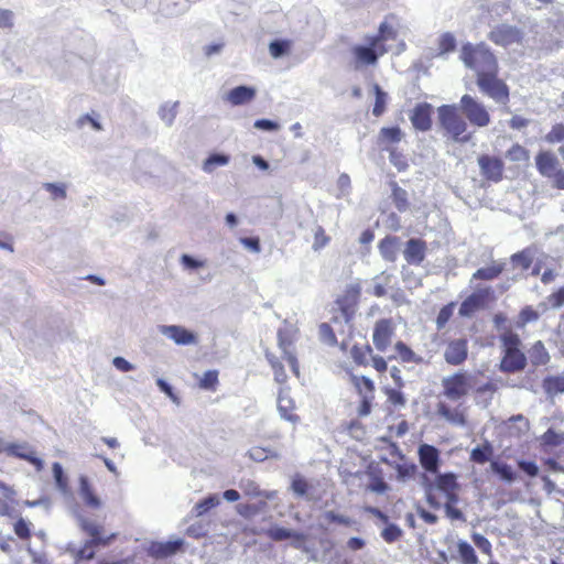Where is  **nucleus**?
Here are the masks:
<instances>
[{
	"label": "nucleus",
	"instance_id": "obj_1",
	"mask_svg": "<svg viewBox=\"0 0 564 564\" xmlns=\"http://www.w3.org/2000/svg\"><path fill=\"white\" fill-rule=\"evenodd\" d=\"M459 58L467 68L476 72L477 77L489 73H498L497 58L485 43H465L462 46Z\"/></svg>",
	"mask_w": 564,
	"mask_h": 564
},
{
	"label": "nucleus",
	"instance_id": "obj_2",
	"mask_svg": "<svg viewBox=\"0 0 564 564\" xmlns=\"http://www.w3.org/2000/svg\"><path fill=\"white\" fill-rule=\"evenodd\" d=\"M440 126L446 134L458 143H466L471 139L470 133H466L467 123L459 115V107L456 105H443L437 108Z\"/></svg>",
	"mask_w": 564,
	"mask_h": 564
},
{
	"label": "nucleus",
	"instance_id": "obj_3",
	"mask_svg": "<svg viewBox=\"0 0 564 564\" xmlns=\"http://www.w3.org/2000/svg\"><path fill=\"white\" fill-rule=\"evenodd\" d=\"M459 109L473 126L484 128L490 122L486 107L470 95L466 94L460 98Z\"/></svg>",
	"mask_w": 564,
	"mask_h": 564
},
{
	"label": "nucleus",
	"instance_id": "obj_4",
	"mask_svg": "<svg viewBox=\"0 0 564 564\" xmlns=\"http://www.w3.org/2000/svg\"><path fill=\"white\" fill-rule=\"evenodd\" d=\"M498 73H489L477 77L479 89L499 104H506L509 99L508 86L498 78Z\"/></svg>",
	"mask_w": 564,
	"mask_h": 564
},
{
	"label": "nucleus",
	"instance_id": "obj_5",
	"mask_svg": "<svg viewBox=\"0 0 564 564\" xmlns=\"http://www.w3.org/2000/svg\"><path fill=\"white\" fill-rule=\"evenodd\" d=\"M492 297L494 290L490 286L478 288L462 302L458 314L471 317L477 311L484 310Z\"/></svg>",
	"mask_w": 564,
	"mask_h": 564
},
{
	"label": "nucleus",
	"instance_id": "obj_6",
	"mask_svg": "<svg viewBox=\"0 0 564 564\" xmlns=\"http://www.w3.org/2000/svg\"><path fill=\"white\" fill-rule=\"evenodd\" d=\"M387 52L384 45H379L370 37L366 44H358L352 47V54L356 58V68L368 65H376L379 57Z\"/></svg>",
	"mask_w": 564,
	"mask_h": 564
},
{
	"label": "nucleus",
	"instance_id": "obj_7",
	"mask_svg": "<svg viewBox=\"0 0 564 564\" xmlns=\"http://www.w3.org/2000/svg\"><path fill=\"white\" fill-rule=\"evenodd\" d=\"M442 386L444 394L453 401L459 400L468 393L469 376L465 372H456L453 376L443 378Z\"/></svg>",
	"mask_w": 564,
	"mask_h": 564
},
{
	"label": "nucleus",
	"instance_id": "obj_8",
	"mask_svg": "<svg viewBox=\"0 0 564 564\" xmlns=\"http://www.w3.org/2000/svg\"><path fill=\"white\" fill-rule=\"evenodd\" d=\"M488 37L495 44L507 47L509 45L520 44L523 34L517 26L502 23L495 26L489 32Z\"/></svg>",
	"mask_w": 564,
	"mask_h": 564
},
{
	"label": "nucleus",
	"instance_id": "obj_9",
	"mask_svg": "<svg viewBox=\"0 0 564 564\" xmlns=\"http://www.w3.org/2000/svg\"><path fill=\"white\" fill-rule=\"evenodd\" d=\"M421 466L431 474H437L441 467V453L438 448L430 444H421L417 448Z\"/></svg>",
	"mask_w": 564,
	"mask_h": 564
},
{
	"label": "nucleus",
	"instance_id": "obj_10",
	"mask_svg": "<svg viewBox=\"0 0 564 564\" xmlns=\"http://www.w3.org/2000/svg\"><path fill=\"white\" fill-rule=\"evenodd\" d=\"M427 251L426 241L421 238H410L404 246L403 257L410 265H421Z\"/></svg>",
	"mask_w": 564,
	"mask_h": 564
},
{
	"label": "nucleus",
	"instance_id": "obj_11",
	"mask_svg": "<svg viewBox=\"0 0 564 564\" xmlns=\"http://www.w3.org/2000/svg\"><path fill=\"white\" fill-rule=\"evenodd\" d=\"M433 106L429 102H419L410 113L412 126L422 132L429 131L432 127Z\"/></svg>",
	"mask_w": 564,
	"mask_h": 564
},
{
	"label": "nucleus",
	"instance_id": "obj_12",
	"mask_svg": "<svg viewBox=\"0 0 564 564\" xmlns=\"http://www.w3.org/2000/svg\"><path fill=\"white\" fill-rule=\"evenodd\" d=\"M159 330L162 335L173 340L176 345H195L197 343L196 335L180 325H161Z\"/></svg>",
	"mask_w": 564,
	"mask_h": 564
},
{
	"label": "nucleus",
	"instance_id": "obj_13",
	"mask_svg": "<svg viewBox=\"0 0 564 564\" xmlns=\"http://www.w3.org/2000/svg\"><path fill=\"white\" fill-rule=\"evenodd\" d=\"M481 175L488 181L499 182L502 178L503 162L487 154H482L477 159Z\"/></svg>",
	"mask_w": 564,
	"mask_h": 564
},
{
	"label": "nucleus",
	"instance_id": "obj_14",
	"mask_svg": "<svg viewBox=\"0 0 564 564\" xmlns=\"http://www.w3.org/2000/svg\"><path fill=\"white\" fill-rule=\"evenodd\" d=\"M393 335L392 322L389 318H381L376 322L372 341L379 351H386Z\"/></svg>",
	"mask_w": 564,
	"mask_h": 564
},
{
	"label": "nucleus",
	"instance_id": "obj_15",
	"mask_svg": "<svg viewBox=\"0 0 564 564\" xmlns=\"http://www.w3.org/2000/svg\"><path fill=\"white\" fill-rule=\"evenodd\" d=\"M468 356L467 339L458 338L451 340L444 351V359L448 365H462Z\"/></svg>",
	"mask_w": 564,
	"mask_h": 564
},
{
	"label": "nucleus",
	"instance_id": "obj_16",
	"mask_svg": "<svg viewBox=\"0 0 564 564\" xmlns=\"http://www.w3.org/2000/svg\"><path fill=\"white\" fill-rule=\"evenodd\" d=\"M265 533L271 540L276 542L290 539L291 546L297 550L303 546L306 540L305 534L292 529H286L278 525L269 528Z\"/></svg>",
	"mask_w": 564,
	"mask_h": 564
},
{
	"label": "nucleus",
	"instance_id": "obj_17",
	"mask_svg": "<svg viewBox=\"0 0 564 564\" xmlns=\"http://www.w3.org/2000/svg\"><path fill=\"white\" fill-rule=\"evenodd\" d=\"M527 364V356L521 349L506 350L500 361L499 369L502 372L513 373L522 371Z\"/></svg>",
	"mask_w": 564,
	"mask_h": 564
},
{
	"label": "nucleus",
	"instance_id": "obj_18",
	"mask_svg": "<svg viewBox=\"0 0 564 564\" xmlns=\"http://www.w3.org/2000/svg\"><path fill=\"white\" fill-rule=\"evenodd\" d=\"M535 166L549 180L561 169L558 159L551 151H540L535 156Z\"/></svg>",
	"mask_w": 564,
	"mask_h": 564
},
{
	"label": "nucleus",
	"instance_id": "obj_19",
	"mask_svg": "<svg viewBox=\"0 0 564 564\" xmlns=\"http://www.w3.org/2000/svg\"><path fill=\"white\" fill-rule=\"evenodd\" d=\"M402 245L401 237L387 235L378 243L379 254L387 262H395Z\"/></svg>",
	"mask_w": 564,
	"mask_h": 564
},
{
	"label": "nucleus",
	"instance_id": "obj_20",
	"mask_svg": "<svg viewBox=\"0 0 564 564\" xmlns=\"http://www.w3.org/2000/svg\"><path fill=\"white\" fill-rule=\"evenodd\" d=\"M75 518L80 529L90 535L91 539L89 540V543H99L101 545H108L115 539V534H111L108 538H104L101 535L102 527L93 521L87 520L80 513H76Z\"/></svg>",
	"mask_w": 564,
	"mask_h": 564
},
{
	"label": "nucleus",
	"instance_id": "obj_21",
	"mask_svg": "<svg viewBox=\"0 0 564 564\" xmlns=\"http://www.w3.org/2000/svg\"><path fill=\"white\" fill-rule=\"evenodd\" d=\"M183 544L184 541L182 539L167 542H152L149 546V554L155 558H166L176 554Z\"/></svg>",
	"mask_w": 564,
	"mask_h": 564
},
{
	"label": "nucleus",
	"instance_id": "obj_22",
	"mask_svg": "<svg viewBox=\"0 0 564 564\" xmlns=\"http://www.w3.org/2000/svg\"><path fill=\"white\" fill-rule=\"evenodd\" d=\"M256 89L251 86L240 85L230 89L225 96L224 100L230 102L232 106H241L251 101L256 97Z\"/></svg>",
	"mask_w": 564,
	"mask_h": 564
},
{
	"label": "nucleus",
	"instance_id": "obj_23",
	"mask_svg": "<svg viewBox=\"0 0 564 564\" xmlns=\"http://www.w3.org/2000/svg\"><path fill=\"white\" fill-rule=\"evenodd\" d=\"M435 482L434 488L438 489L443 494L449 492V491H457L459 488V485L457 482V477L453 473H444L441 474L440 471L435 474Z\"/></svg>",
	"mask_w": 564,
	"mask_h": 564
},
{
	"label": "nucleus",
	"instance_id": "obj_24",
	"mask_svg": "<svg viewBox=\"0 0 564 564\" xmlns=\"http://www.w3.org/2000/svg\"><path fill=\"white\" fill-rule=\"evenodd\" d=\"M490 468L505 482L512 484L517 480V473L507 463L494 460L490 463Z\"/></svg>",
	"mask_w": 564,
	"mask_h": 564
},
{
	"label": "nucleus",
	"instance_id": "obj_25",
	"mask_svg": "<svg viewBox=\"0 0 564 564\" xmlns=\"http://www.w3.org/2000/svg\"><path fill=\"white\" fill-rule=\"evenodd\" d=\"M542 388L550 398L564 393V376L545 377L542 381Z\"/></svg>",
	"mask_w": 564,
	"mask_h": 564
},
{
	"label": "nucleus",
	"instance_id": "obj_26",
	"mask_svg": "<svg viewBox=\"0 0 564 564\" xmlns=\"http://www.w3.org/2000/svg\"><path fill=\"white\" fill-rule=\"evenodd\" d=\"M529 358L533 366H544L550 361V355L541 340L535 341L529 350Z\"/></svg>",
	"mask_w": 564,
	"mask_h": 564
},
{
	"label": "nucleus",
	"instance_id": "obj_27",
	"mask_svg": "<svg viewBox=\"0 0 564 564\" xmlns=\"http://www.w3.org/2000/svg\"><path fill=\"white\" fill-rule=\"evenodd\" d=\"M79 495L85 501V503L91 508H99L101 505L100 499L95 496L88 478L86 476H80L79 478Z\"/></svg>",
	"mask_w": 564,
	"mask_h": 564
},
{
	"label": "nucleus",
	"instance_id": "obj_28",
	"mask_svg": "<svg viewBox=\"0 0 564 564\" xmlns=\"http://www.w3.org/2000/svg\"><path fill=\"white\" fill-rule=\"evenodd\" d=\"M437 413L447 422L458 425L465 426L467 424L465 415L459 411H452L448 405L443 402L437 404Z\"/></svg>",
	"mask_w": 564,
	"mask_h": 564
},
{
	"label": "nucleus",
	"instance_id": "obj_29",
	"mask_svg": "<svg viewBox=\"0 0 564 564\" xmlns=\"http://www.w3.org/2000/svg\"><path fill=\"white\" fill-rule=\"evenodd\" d=\"M220 503V499L216 494H210L207 497L199 500L195 506L193 507L191 513L194 517H202L206 512H208L210 509L217 507Z\"/></svg>",
	"mask_w": 564,
	"mask_h": 564
},
{
	"label": "nucleus",
	"instance_id": "obj_30",
	"mask_svg": "<svg viewBox=\"0 0 564 564\" xmlns=\"http://www.w3.org/2000/svg\"><path fill=\"white\" fill-rule=\"evenodd\" d=\"M534 258V251L531 248H525L519 252L513 253L510 257V261L513 268H520L521 270H528Z\"/></svg>",
	"mask_w": 564,
	"mask_h": 564
},
{
	"label": "nucleus",
	"instance_id": "obj_31",
	"mask_svg": "<svg viewBox=\"0 0 564 564\" xmlns=\"http://www.w3.org/2000/svg\"><path fill=\"white\" fill-rule=\"evenodd\" d=\"M292 41L288 39H275L269 43V53L271 57L278 59L290 54Z\"/></svg>",
	"mask_w": 564,
	"mask_h": 564
},
{
	"label": "nucleus",
	"instance_id": "obj_32",
	"mask_svg": "<svg viewBox=\"0 0 564 564\" xmlns=\"http://www.w3.org/2000/svg\"><path fill=\"white\" fill-rule=\"evenodd\" d=\"M457 553L463 564L479 563L475 549L465 540H458Z\"/></svg>",
	"mask_w": 564,
	"mask_h": 564
},
{
	"label": "nucleus",
	"instance_id": "obj_33",
	"mask_svg": "<svg viewBox=\"0 0 564 564\" xmlns=\"http://www.w3.org/2000/svg\"><path fill=\"white\" fill-rule=\"evenodd\" d=\"M505 270V263H498L489 267L479 268L474 272L471 281L474 280H486L491 281L499 276Z\"/></svg>",
	"mask_w": 564,
	"mask_h": 564
},
{
	"label": "nucleus",
	"instance_id": "obj_34",
	"mask_svg": "<svg viewBox=\"0 0 564 564\" xmlns=\"http://www.w3.org/2000/svg\"><path fill=\"white\" fill-rule=\"evenodd\" d=\"M372 90L376 97L372 115L375 117H380L386 111L389 96L378 84L372 85Z\"/></svg>",
	"mask_w": 564,
	"mask_h": 564
},
{
	"label": "nucleus",
	"instance_id": "obj_35",
	"mask_svg": "<svg viewBox=\"0 0 564 564\" xmlns=\"http://www.w3.org/2000/svg\"><path fill=\"white\" fill-rule=\"evenodd\" d=\"M492 454V445L489 442H485L482 445H478L471 449L470 460L476 464H485L490 460Z\"/></svg>",
	"mask_w": 564,
	"mask_h": 564
},
{
	"label": "nucleus",
	"instance_id": "obj_36",
	"mask_svg": "<svg viewBox=\"0 0 564 564\" xmlns=\"http://www.w3.org/2000/svg\"><path fill=\"white\" fill-rule=\"evenodd\" d=\"M178 106V102L175 101V102H171V101H167V102H164L160 109H159V117L160 119L165 123L166 127H172L175 118H176V115H177V108Z\"/></svg>",
	"mask_w": 564,
	"mask_h": 564
},
{
	"label": "nucleus",
	"instance_id": "obj_37",
	"mask_svg": "<svg viewBox=\"0 0 564 564\" xmlns=\"http://www.w3.org/2000/svg\"><path fill=\"white\" fill-rule=\"evenodd\" d=\"M293 408L294 405L292 399L280 393L278 399V410L281 417L293 423L297 422L299 416L289 413V411Z\"/></svg>",
	"mask_w": 564,
	"mask_h": 564
},
{
	"label": "nucleus",
	"instance_id": "obj_38",
	"mask_svg": "<svg viewBox=\"0 0 564 564\" xmlns=\"http://www.w3.org/2000/svg\"><path fill=\"white\" fill-rule=\"evenodd\" d=\"M402 137L403 132L399 127H383L379 132V141L382 143H398Z\"/></svg>",
	"mask_w": 564,
	"mask_h": 564
},
{
	"label": "nucleus",
	"instance_id": "obj_39",
	"mask_svg": "<svg viewBox=\"0 0 564 564\" xmlns=\"http://www.w3.org/2000/svg\"><path fill=\"white\" fill-rule=\"evenodd\" d=\"M311 488V485L307 482V480L301 476L295 475L291 482V490L293 494L299 498H308V490Z\"/></svg>",
	"mask_w": 564,
	"mask_h": 564
},
{
	"label": "nucleus",
	"instance_id": "obj_40",
	"mask_svg": "<svg viewBox=\"0 0 564 564\" xmlns=\"http://www.w3.org/2000/svg\"><path fill=\"white\" fill-rule=\"evenodd\" d=\"M229 155L224 153H212L203 164V170L206 173H212L216 166L228 164Z\"/></svg>",
	"mask_w": 564,
	"mask_h": 564
},
{
	"label": "nucleus",
	"instance_id": "obj_41",
	"mask_svg": "<svg viewBox=\"0 0 564 564\" xmlns=\"http://www.w3.org/2000/svg\"><path fill=\"white\" fill-rule=\"evenodd\" d=\"M53 477L57 489L62 494L68 492V478L64 473L63 466L59 463H54L52 466Z\"/></svg>",
	"mask_w": 564,
	"mask_h": 564
},
{
	"label": "nucleus",
	"instance_id": "obj_42",
	"mask_svg": "<svg viewBox=\"0 0 564 564\" xmlns=\"http://www.w3.org/2000/svg\"><path fill=\"white\" fill-rule=\"evenodd\" d=\"M162 7L169 15H180L188 10V4L182 0H162Z\"/></svg>",
	"mask_w": 564,
	"mask_h": 564
},
{
	"label": "nucleus",
	"instance_id": "obj_43",
	"mask_svg": "<svg viewBox=\"0 0 564 564\" xmlns=\"http://www.w3.org/2000/svg\"><path fill=\"white\" fill-rule=\"evenodd\" d=\"M455 48H456L455 36L449 32L442 34L438 40V54L437 55L438 56L446 55L451 52H454Z\"/></svg>",
	"mask_w": 564,
	"mask_h": 564
},
{
	"label": "nucleus",
	"instance_id": "obj_44",
	"mask_svg": "<svg viewBox=\"0 0 564 564\" xmlns=\"http://www.w3.org/2000/svg\"><path fill=\"white\" fill-rule=\"evenodd\" d=\"M392 199H393V204H394L395 208L399 212L403 213L408 209L409 202H408V193L405 189L399 187L398 185H394L393 189H392Z\"/></svg>",
	"mask_w": 564,
	"mask_h": 564
},
{
	"label": "nucleus",
	"instance_id": "obj_45",
	"mask_svg": "<svg viewBox=\"0 0 564 564\" xmlns=\"http://www.w3.org/2000/svg\"><path fill=\"white\" fill-rule=\"evenodd\" d=\"M18 448H19V446H18L17 444H12V445H10V446L8 447L9 453H11L12 455H15V456H18V457H20V458H23V459L28 460L29 463H31L32 465H34V466H35V468H36L37 470H41V469L43 468V466H44L43 460H42L41 458H39V457L34 454V452H31V451H30V453H29V454H20V453L18 452Z\"/></svg>",
	"mask_w": 564,
	"mask_h": 564
},
{
	"label": "nucleus",
	"instance_id": "obj_46",
	"mask_svg": "<svg viewBox=\"0 0 564 564\" xmlns=\"http://www.w3.org/2000/svg\"><path fill=\"white\" fill-rule=\"evenodd\" d=\"M540 317L538 311H535L532 306H524L519 314V322L517 323L518 327H524L528 323L536 322Z\"/></svg>",
	"mask_w": 564,
	"mask_h": 564
},
{
	"label": "nucleus",
	"instance_id": "obj_47",
	"mask_svg": "<svg viewBox=\"0 0 564 564\" xmlns=\"http://www.w3.org/2000/svg\"><path fill=\"white\" fill-rule=\"evenodd\" d=\"M394 37V31L391 25H389L387 22H382L379 25L378 34L370 36L372 41H375L379 45H384V42L387 40Z\"/></svg>",
	"mask_w": 564,
	"mask_h": 564
},
{
	"label": "nucleus",
	"instance_id": "obj_48",
	"mask_svg": "<svg viewBox=\"0 0 564 564\" xmlns=\"http://www.w3.org/2000/svg\"><path fill=\"white\" fill-rule=\"evenodd\" d=\"M401 528L395 523H387V527L381 531V538L387 543H393L402 536Z\"/></svg>",
	"mask_w": 564,
	"mask_h": 564
},
{
	"label": "nucleus",
	"instance_id": "obj_49",
	"mask_svg": "<svg viewBox=\"0 0 564 564\" xmlns=\"http://www.w3.org/2000/svg\"><path fill=\"white\" fill-rule=\"evenodd\" d=\"M319 339L329 345L335 346L337 344L336 335L332 326L327 323H322L318 327Z\"/></svg>",
	"mask_w": 564,
	"mask_h": 564
},
{
	"label": "nucleus",
	"instance_id": "obj_50",
	"mask_svg": "<svg viewBox=\"0 0 564 564\" xmlns=\"http://www.w3.org/2000/svg\"><path fill=\"white\" fill-rule=\"evenodd\" d=\"M503 352L506 350L521 349V339L518 334L509 332L501 336Z\"/></svg>",
	"mask_w": 564,
	"mask_h": 564
},
{
	"label": "nucleus",
	"instance_id": "obj_51",
	"mask_svg": "<svg viewBox=\"0 0 564 564\" xmlns=\"http://www.w3.org/2000/svg\"><path fill=\"white\" fill-rule=\"evenodd\" d=\"M542 443L547 446H558L564 442V433L549 429L541 437Z\"/></svg>",
	"mask_w": 564,
	"mask_h": 564
},
{
	"label": "nucleus",
	"instance_id": "obj_52",
	"mask_svg": "<svg viewBox=\"0 0 564 564\" xmlns=\"http://www.w3.org/2000/svg\"><path fill=\"white\" fill-rule=\"evenodd\" d=\"M506 156L512 162H521L529 159V151L520 144H513Z\"/></svg>",
	"mask_w": 564,
	"mask_h": 564
},
{
	"label": "nucleus",
	"instance_id": "obj_53",
	"mask_svg": "<svg viewBox=\"0 0 564 564\" xmlns=\"http://www.w3.org/2000/svg\"><path fill=\"white\" fill-rule=\"evenodd\" d=\"M217 383H218V371L217 370L206 371L199 380V387L204 390H215V387Z\"/></svg>",
	"mask_w": 564,
	"mask_h": 564
},
{
	"label": "nucleus",
	"instance_id": "obj_54",
	"mask_svg": "<svg viewBox=\"0 0 564 564\" xmlns=\"http://www.w3.org/2000/svg\"><path fill=\"white\" fill-rule=\"evenodd\" d=\"M267 359L273 369L275 381L283 383L286 380V373L284 371L283 365L274 356L269 354H267Z\"/></svg>",
	"mask_w": 564,
	"mask_h": 564
},
{
	"label": "nucleus",
	"instance_id": "obj_55",
	"mask_svg": "<svg viewBox=\"0 0 564 564\" xmlns=\"http://www.w3.org/2000/svg\"><path fill=\"white\" fill-rule=\"evenodd\" d=\"M544 140L547 143H560L564 141V123H556L552 127L549 133L545 134Z\"/></svg>",
	"mask_w": 564,
	"mask_h": 564
},
{
	"label": "nucleus",
	"instance_id": "obj_56",
	"mask_svg": "<svg viewBox=\"0 0 564 564\" xmlns=\"http://www.w3.org/2000/svg\"><path fill=\"white\" fill-rule=\"evenodd\" d=\"M395 350L398 351L401 360L404 362H416L419 360L414 351L403 341H398L395 344Z\"/></svg>",
	"mask_w": 564,
	"mask_h": 564
},
{
	"label": "nucleus",
	"instance_id": "obj_57",
	"mask_svg": "<svg viewBox=\"0 0 564 564\" xmlns=\"http://www.w3.org/2000/svg\"><path fill=\"white\" fill-rule=\"evenodd\" d=\"M454 306H455L454 303H449L440 310L437 317H436L437 329H442L445 327V325L447 324V322L451 319V317L453 315Z\"/></svg>",
	"mask_w": 564,
	"mask_h": 564
},
{
	"label": "nucleus",
	"instance_id": "obj_58",
	"mask_svg": "<svg viewBox=\"0 0 564 564\" xmlns=\"http://www.w3.org/2000/svg\"><path fill=\"white\" fill-rule=\"evenodd\" d=\"M265 506V501H260L258 505H240L238 506V513L243 518H252L257 516Z\"/></svg>",
	"mask_w": 564,
	"mask_h": 564
},
{
	"label": "nucleus",
	"instance_id": "obj_59",
	"mask_svg": "<svg viewBox=\"0 0 564 564\" xmlns=\"http://www.w3.org/2000/svg\"><path fill=\"white\" fill-rule=\"evenodd\" d=\"M249 457L254 462H264L269 457L278 458L279 455L262 447H253L249 451Z\"/></svg>",
	"mask_w": 564,
	"mask_h": 564
},
{
	"label": "nucleus",
	"instance_id": "obj_60",
	"mask_svg": "<svg viewBox=\"0 0 564 564\" xmlns=\"http://www.w3.org/2000/svg\"><path fill=\"white\" fill-rule=\"evenodd\" d=\"M423 487L425 491V498L429 506L433 509H440L441 503L437 501L435 496L433 495L434 485L424 476Z\"/></svg>",
	"mask_w": 564,
	"mask_h": 564
},
{
	"label": "nucleus",
	"instance_id": "obj_61",
	"mask_svg": "<svg viewBox=\"0 0 564 564\" xmlns=\"http://www.w3.org/2000/svg\"><path fill=\"white\" fill-rule=\"evenodd\" d=\"M474 544L485 554L491 555V543L490 541L480 533L474 532L471 534Z\"/></svg>",
	"mask_w": 564,
	"mask_h": 564
},
{
	"label": "nucleus",
	"instance_id": "obj_62",
	"mask_svg": "<svg viewBox=\"0 0 564 564\" xmlns=\"http://www.w3.org/2000/svg\"><path fill=\"white\" fill-rule=\"evenodd\" d=\"M354 381H355V386L358 389L360 394L362 393V390L365 389L367 391L366 394L373 395L375 384L370 378L365 377V376H362L360 378L355 377Z\"/></svg>",
	"mask_w": 564,
	"mask_h": 564
},
{
	"label": "nucleus",
	"instance_id": "obj_63",
	"mask_svg": "<svg viewBox=\"0 0 564 564\" xmlns=\"http://www.w3.org/2000/svg\"><path fill=\"white\" fill-rule=\"evenodd\" d=\"M518 467L529 477H536L540 471L539 466L533 460L520 459L518 460Z\"/></svg>",
	"mask_w": 564,
	"mask_h": 564
},
{
	"label": "nucleus",
	"instance_id": "obj_64",
	"mask_svg": "<svg viewBox=\"0 0 564 564\" xmlns=\"http://www.w3.org/2000/svg\"><path fill=\"white\" fill-rule=\"evenodd\" d=\"M395 470H397V474H398V478L402 481H404L406 478H411L412 476H414V474L416 473L417 470V467L415 464H405V465H401V464H398L395 466Z\"/></svg>",
	"mask_w": 564,
	"mask_h": 564
}]
</instances>
